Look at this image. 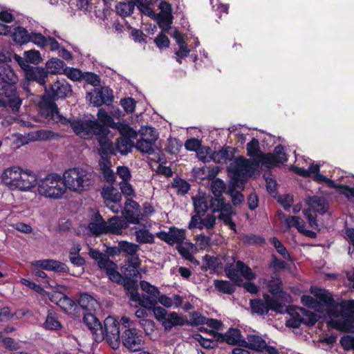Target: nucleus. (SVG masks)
Here are the masks:
<instances>
[{"label": "nucleus", "instance_id": "nucleus-21", "mask_svg": "<svg viewBox=\"0 0 354 354\" xmlns=\"http://www.w3.org/2000/svg\"><path fill=\"white\" fill-rule=\"evenodd\" d=\"M101 195L105 202L108 203H118L122 199L120 192L113 186H104L102 189Z\"/></svg>", "mask_w": 354, "mask_h": 354}, {"label": "nucleus", "instance_id": "nucleus-57", "mask_svg": "<svg viewBox=\"0 0 354 354\" xmlns=\"http://www.w3.org/2000/svg\"><path fill=\"white\" fill-rule=\"evenodd\" d=\"M59 56L66 61L71 60L73 59L71 53L66 50L65 48H59Z\"/></svg>", "mask_w": 354, "mask_h": 354}, {"label": "nucleus", "instance_id": "nucleus-5", "mask_svg": "<svg viewBox=\"0 0 354 354\" xmlns=\"http://www.w3.org/2000/svg\"><path fill=\"white\" fill-rule=\"evenodd\" d=\"M39 194L54 199L62 198L66 188L62 178L55 174H50L38 181Z\"/></svg>", "mask_w": 354, "mask_h": 354}, {"label": "nucleus", "instance_id": "nucleus-36", "mask_svg": "<svg viewBox=\"0 0 354 354\" xmlns=\"http://www.w3.org/2000/svg\"><path fill=\"white\" fill-rule=\"evenodd\" d=\"M82 80L86 81L93 86H97L100 84V76L93 73L85 72L83 74Z\"/></svg>", "mask_w": 354, "mask_h": 354}, {"label": "nucleus", "instance_id": "nucleus-12", "mask_svg": "<svg viewBox=\"0 0 354 354\" xmlns=\"http://www.w3.org/2000/svg\"><path fill=\"white\" fill-rule=\"evenodd\" d=\"M99 132V134L96 136V140H97L100 148L98 149V153L100 156H108L109 155L115 156L116 155L115 147L111 139L109 138V134L111 133L110 130L104 126V127Z\"/></svg>", "mask_w": 354, "mask_h": 354}, {"label": "nucleus", "instance_id": "nucleus-61", "mask_svg": "<svg viewBox=\"0 0 354 354\" xmlns=\"http://www.w3.org/2000/svg\"><path fill=\"white\" fill-rule=\"evenodd\" d=\"M88 0H77V6L80 9H83V10H86L88 9Z\"/></svg>", "mask_w": 354, "mask_h": 354}, {"label": "nucleus", "instance_id": "nucleus-45", "mask_svg": "<svg viewBox=\"0 0 354 354\" xmlns=\"http://www.w3.org/2000/svg\"><path fill=\"white\" fill-rule=\"evenodd\" d=\"M120 189L122 193L126 196H132L134 195V191L132 186L127 182L120 183Z\"/></svg>", "mask_w": 354, "mask_h": 354}, {"label": "nucleus", "instance_id": "nucleus-63", "mask_svg": "<svg viewBox=\"0 0 354 354\" xmlns=\"http://www.w3.org/2000/svg\"><path fill=\"white\" fill-rule=\"evenodd\" d=\"M10 31V27L0 23V35H7Z\"/></svg>", "mask_w": 354, "mask_h": 354}, {"label": "nucleus", "instance_id": "nucleus-30", "mask_svg": "<svg viewBox=\"0 0 354 354\" xmlns=\"http://www.w3.org/2000/svg\"><path fill=\"white\" fill-rule=\"evenodd\" d=\"M81 248L79 245L71 249L69 252V259L71 263L76 266H84L85 260L79 255Z\"/></svg>", "mask_w": 354, "mask_h": 354}, {"label": "nucleus", "instance_id": "nucleus-29", "mask_svg": "<svg viewBox=\"0 0 354 354\" xmlns=\"http://www.w3.org/2000/svg\"><path fill=\"white\" fill-rule=\"evenodd\" d=\"M88 228L93 234L96 236L108 233L107 222L106 221L101 222L100 223H90Z\"/></svg>", "mask_w": 354, "mask_h": 354}, {"label": "nucleus", "instance_id": "nucleus-17", "mask_svg": "<svg viewBox=\"0 0 354 354\" xmlns=\"http://www.w3.org/2000/svg\"><path fill=\"white\" fill-rule=\"evenodd\" d=\"M19 178V182L17 185V189L18 190L28 191L35 187L37 185H38V182L37 181L35 175L30 172L21 171Z\"/></svg>", "mask_w": 354, "mask_h": 354}, {"label": "nucleus", "instance_id": "nucleus-39", "mask_svg": "<svg viewBox=\"0 0 354 354\" xmlns=\"http://www.w3.org/2000/svg\"><path fill=\"white\" fill-rule=\"evenodd\" d=\"M64 294L59 290L53 291V292H47V294H44L42 298L48 297L53 303L56 304L57 306L59 304V299H62Z\"/></svg>", "mask_w": 354, "mask_h": 354}, {"label": "nucleus", "instance_id": "nucleus-37", "mask_svg": "<svg viewBox=\"0 0 354 354\" xmlns=\"http://www.w3.org/2000/svg\"><path fill=\"white\" fill-rule=\"evenodd\" d=\"M20 281L23 285L29 287L35 292L39 294L41 297L43 296L44 294H47V291H46L40 285H37L35 283L29 281L28 279L21 278L20 279Z\"/></svg>", "mask_w": 354, "mask_h": 354}, {"label": "nucleus", "instance_id": "nucleus-27", "mask_svg": "<svg viewBox=\"0 0 354 354\" xmlns=\"http://www.w3.org/2000/svg\"><path fill=\"white\" fill-rule=\"evenodd\" d=\"M43 326L46 330H59L62 328L61 323L57 319V315L55 313L48 311L46 321Z\"/></svg>", "mask_w": 354, "mask_h": 354}, {"label": "nucleus", "instance_id": "nucleus-7", "mask_svg": "<svg viewBox=\"0 0 354 354\" xmlns=\"http://www.w3.org/2000/svg\"><path fill=\"white\" fill-rule=\"evenodd\" d=\"M102 341L106 339L112 348L116 349L120 344V323L111 316L107 317L102 325Z\"/></svg>", "mask_w": 354, "mask_h": 354}, {"label": "nucleus", "instance_id": "nucleus-35", "mask_svg": "<svg viewBox=\"0 0 354 354\" xmlns=\"http://www.w3.org/2000/svg\"><path fill=\"white\" fill-rule=\"evenodd\" d=\"M24 57L28 62L37 64L41 61L40 53L36 50H30L24 52Z\"/></svg>", "mask_w": 354, "mask_h": 354}, {"label": "nucleus", "instance_id": "nucleus-64", "mask_svg": "<svg viewBox=\"0 0 354 354\" xmlns=\"http://www.w3.org/2000/svg\"><path fill=\"white\" fill-rule=\"evenodd\" d=\"M129 131L127 132L126 138H129L131 140V138L134 139L137 138L138 133L136 130H134L133 128L130 127L129 129H128Z\"/></svg>", "mask_w": 354, "mask_h": 354}, {"label": "nucleus", "instance_id": "nucleus-58", "mask_svg": "<svg viewBox=\"0 0 354 354\" xmlns=\"http://www.w3.org/2000/svg\"><path fill=\"white\" fill-rule=\"evenodd\" d=\"M3 343L10 349L15 348V342L11 337H5L3 339Z\"/></svg>", "mask_w": 354, "mask_h": 354}, {"label": "nucleus", "instance_id": "nucleus-28", "mask_svg": "<svg viewBox=\"0 0 354 354\" xmlns=\"http://www.w3.org/2000/svg\"><path fill=\"white\" fill-rule=\"evenodd\" d=\"M44 270L53 272H68L72 275L80 277L84 272V267H41Z\"/></svg>", "mask_w": 354, "mask_h": 354}, {"label": "nucleus", "instance_id": "nucleus-38", "mask_svg": "<svg viewBox=\"0 0 354 354\" xmlns=\"http://www.w3.org/2000/svg\"><path fill=\"white\" fill-rule=\"evenodd\" d=\"M46 41V37L41 33L31 32L30 35V41L33 42L39 47H45Z\"/></svg>", "mask_w": 354, "mask_h": 354}, {"label": "nucleus", "instance_id": "nucleus-52", "mask_svg": "<svg viewBox=\"0 0 354 354\" xmlns=\"http://www.w3.org/2000/svg\"><path fill=\"white\" fill-rule=\"evenodd\" d=\"M15 19L14 16L7 10L0 12V21L5 23H11Z\"/></svg>", "mask_w": 354, "mask_h": 354}, {"label": "nucleus", "instance_id": "nucleus-18", "mask_svg": "<svg viewBox=\"0 0 354 354\" xmlns=\"http://www.w3.org/2000/svg\"><path fill=\"white\" fill-rule=\"evenodd\" d=\"M127 221L122 217L113 216L107 222L108 233L113 234H122V230L128 227Z\"/></svg>", "mask_w": 354, "mask_h": 354}, {"label": "nucleus", "instance_id": "nucleus-15", "mask_svg": "<svg viewBox=\"0 0 354 354\" xmlns=\"http://www.w3.org/2000/svg\"><path fill=\"white\" fill-rule=\"evenodd\" d=\"M124 216L129 223H139L140 220L142 218L139 204L131 198H127L124 206Z\"/></svg>", "mask_w": 354, "mask_h": 354}, {"label": "nucleus", "instance_id": "nucleus-56", "mask_svg": "<svg viewBox=\"0 0 354 354\" xmlns=\"http://www.w3.org/2000/svg\"><path fill=\"white\" fill-rule=\"evenodd\" d=\"M37 134L38 138L40 140H48L50 139L53 136V133L52 131L46 130L38 131Z\"/></svg>", "mask_w": 354, "mask_h": 354}, {"label": "nucleus", "instance_id": "nucleus-54", "mask_svg": "<svg viewBox=\"0 0 354 354\" xmlns=\"http://www.w3.org/2000/svg\"><path fill=\"white\" fill-rule=\"evenodd\" d=\"M103 176L108 183H113L115 180V174L110 168L102 171Z\"/></svg>", "mask_w": 354, "mask_h": 354}, {"label": "nucleus", "instance_id": "nucleus-50", "mask_svg": "<svg viewBox=\"0 0 354 354\" xmlns=\"http://www.w3.org/2000/svg\"><path fill=\"white\" fill-rule=\"evenodd\" d=\"M15 59L18 63V64L20 66V67L24 71V72H26V70L29 68V67H31L28 64V62L27 59L24 57H21L19 55H15Z\"/></svg>", "mask_w": 354, "mask_h": 354}, {"label": "nucleus", "instance_id": "nucleus-11", "mask_svg": "<svg viewBox=\"0 0 354 354\" xmlns=\"http://www.w3.org/2000/svg\"><path fill=\"white\" fill-rule=\"evenodd\" d=\"M48 76V71H46L42 67L31 66L26 70L25 73V77L28 82H25L23 88L27 91L30 92L28 84L30 82H36L41 86L45 87L46 83V78Z\"/></svg>", "mask_w": 354, "mask_h": 354}, {"label": "nucleus", "instance_id": "nucleus-14", "mask_svg": "<svg viewBox=\"0 0 354 354\" xmlns=\"http://www.w3.org/2000/svg\"><path fill=\"white\" fill-rule=\"evenodd\" d=\"M89 97V100L95 106H100L102 104H110L113 100V91L107 86H103L100 90L95 91V94L88 93L86 97Z\"/></svg>", "mask_w": 354, "mask_h": 354}, {"label": "nucleus", "instance_id": "nucleus-34", "mask_svg": "<svg viewBox=\"0 0 354 354\" xmlns=\"http://www.w3.org/2000/svg\"><path fill=\"white\" fill-rule=\"evenodd\" d=\"M59 306L66 313H68L70 310H73L76 306L75 301L72 299L67 297L66 295H64L62 299H59Z\"/></svg>", "mask_w": 354, "mask_h": 354}, {"label": "nucleus", "instance_id": "nucleus-42", "mask_svg": "<svg viewBox=\"0 0 354 354\" xmlns=\"http://www.w3.org/2000/svg\"><path fill=\"white\" fill-rule=\"evenodd\" d=\"M121 105L126 112L132 113L136 107L135 100L131 97L121 100Z\"/></svg>", "mask_w": 354, "mask_h": 354}, {"label": "nucleus", "instance_id": "nucleus-13", "mask_svg": "<svg viewBox=\"0 0 354 354\" xmlns=\"http://www.w3.org/2000/svg\"><path fill=\"white\" fill-rule=\"evenodd\" d=\"M82 321L91 332L94 340L97 342H102V324L98 319L91 312L84 313Z\"/></svg>", "mask_w": 354, "mask_h": 354}, {"label": "nucleus", "instance_id": "nucleus-62", "mask_svg": "<svg viewBox=\"0 0 354 354\" xmlns=\"http://www.w3.org/2000/svg\"><path fill=\"white\" fill-rule=\"evenodd\" d=\"M105 221L100 213L97 212L93 214L92 217V221L91 223H100L101 222Z\"/></svg>", "mask_w": 354, "mask_h": 354}, {"label": "nucleus", "instance_id": "nucleus-24", "mask_svg": "<svg viewBox=\"0 0 354 354\" xmlns=\"http://www.w3.org/2000/svg\"><path fill=\"white\" fill-rule=\"evenodd\" d=\"M78 304L83 310L91 313V311L95 310V308L97 304V302L90 295L83 293L80 296Z\"/></svg>", "mask_w": 354, "mask_h": 354}, {"label": "nucleus", "instance_id": "nucleus-53", "mask_svg": "<svg viewBox=\"0 0 354 354\" xmlns=\"http://www.w3.org/2000/svg\"><path fill=\"white\" fill-rule=\"evenodd\" d=\"M140 308L136 310V316L138 318H141V319H145V317L148 316V313H153L155 314V311L153 312L152 310H149L148 308Z\"/></svg>", "mask_w": 354, "mask_h": 354}, {"label": "nucleus", "instance_id": "nucleus-19", "mask_svg": "<svg viewBox=\"0 0 354 354\" xmlns=\"http://www.w3.org/2000/svg\"><path fill=\"white\" fill-rule=\"evenodd\" d=\"M22 103V100H16L10 95L0 91V107L8 108L12 112H18Z\"/></svg>", "mask_w": 354, "mask_h": 354}, {"label": "nucleus", "instance_id": "nucleus-6", "mask_svg": "<svg viewBox=\"0 0 354 354\" xmlns=\"http://www.w3.org/2000/svg\"><path fill=\"white\" fill-rule=\"evenodd\" d=\"M18 80V76L12 68L6 62H0V91H3L17 100H21L16 87Z\"/></svg>", "mask_w": 354, "mask_h": 354}, {"label": "nucleus", "instance_id": "nucleus-25", "mask_svg": "<svg viewBox=\"0 0 354 354\" xmlns=\"http://www.w3.org/2000/svg\"><path fill=\"white\" fill-rule=\"evenodd\" d=\"M135 2L133 0H129L127 1L119 2L115 6V10L121 17H125L131 15L135 8Z\"/></svg>", "mask_w": 354, "mask_h": 354}, {"label": "nucleus", "instance_id": "nucleus-59", "mask_svg": "<svg viewBox=\"0 0 354 354\" xmlns=\"http://www.w3.org/2000/svg\"><path fill=\"white\" fill-rule=\"evenodd\" d=\"M130 127L128 124H120L118 127V130L120 131V133L122 135L121 137H126L127 132L129 131L128 129H129Z\"/></svg>", "mask_w": 354, "mask_h": 354}, {"label": "nucleus", "instance_id": "nucleus-26", "mask_svg": "<svg viewBox=\"0 0 354 354\" xmlns=\"http://www.w3.org/2000/svg\"><path fill=\"white\" fill-rule=\"evenodd\" d=\"M30 35L23 27L18 26L15 28L12 33L13 40L20 45L27 44L30 41Z\"/></svg>", "mask_w": 354, "mask_h": 354}, {"label": "nucleus", "instance_id": "nucleus-51", "mask_svg": "<svg viewBox=\"0 0 354 354\" xmlns=\"http://www.w3.org/2000/svg\"><path fill=\"white\" fill-rule=\"evenodd\" d=\"M49 46L51 50H59L60 48V45L58 41L55 38L51 37H46L45 46Z\"/></svg>", "mask_w": 354, "mask_h": 354}, {"label": "nucleus", "instance_id": "nucleus-20", "mask_svg": "<svg viewBox=\"0 0 354 354\" xmlns=\"http://www.w3.org/2000/svg\"><path fill=\"white\" fill-rule=\"evenodd\" d=\"M133 147H135V145L129 138L120 137L115 140V153L118 152L122 156L127 155L131 151Z\"/></svg>", "mask_w": 354, "mask_h": 354}, {"label": "nucleus", "instance_id": "nucleus-47", "mask_svg": "<svg viewBox=\"0 0 354 354\" xmlns=\"http://www.w3.org/2000/svg\"><path fill=\"white\" fill-rule=\"evenodd\" d=\"M137 7L142 13L150 17L153 19H155V12L150 6H142L139 3V5H137Z\"/></svg>", "mask_w": 354, "mask_h": 354}, {"label": "nucleus", "instance_id": "nucleus-22", "mask_svg": "<svg viewBox=\"0 0 354 354\" xmlns=\"http://www.w3.org/2000/svg\"><path fill=\"white\" fill-rule=\"evenodd\" d=\"M141 138L138 140L135 147L142 153L153 154L154 153L155 138L145 139L143 138L144 133L140 131Z\"/></svg>", "mask_w": 354, "mask_h": 354}, {"label": "nucleus", "instance_id": "nucleus-32", "mask_svg": "<svg viewBox=\"0 0 354 354\" xmlns=\"http://www.w3.org/2000/svg\"><path fill=\"white\" fill-rule=\"evenodd\" d=\"M120 252H123L133 257L138 249V245L127 241H121L119 243Z\"/></svg>", "mask_w": 354, "mask_h": 354}, {"label": "nucleus", "instance_id": "nucleus-49", "mask_svg": "<svg viewBox=\"0 0 354 354\" xmlns=\"http://www.w3.org/2000/svg\"><path fill=\"white\" fill-rule=\"evenodd\" d=\"M14 227L17 230L26 234H29L32 232V227L30 225L21 222L15 223L14 225Z\"/></svg>", "mask_w": 354, "mask_h": 354}, {"label": "nucleus", "instance_id": "nucleus-41", "mask_svg": "<svg viewBox=\"0 0 354 354\" xmlns=\"http://www.w3.org/2000/svg\"><path fill=\"white\" fill-rule=\"evenodd\" d=\"M98 121L109 129V127L112 126L113 124V118L109 115L106 113H102L100 111L98 113Z\"/></svg>", "mask_w": 354, "mask_h": 354}, {"label": "nucleus", "instance_id": "nucleus-46", "mask_svg": "<svg viewBox=\"0 0 354 354\" xmlns=\"http://www.w3.org/2000/svg\"><path fill=\"white\" fill-rule=\"evenodd\" d=\"M98 165L101 171L110 169L111 165L110 158L105 156H100Z\"/></svg>", "mask_w": 354, "mask_h": 354}, {"label": "nucleus", "instance_id": "nucleus-3", "mask_svg": "<svg viewBox=\"0 0 354 354\" xmlns=\"http://www.w3.org/2000/svg\"><path fill=\"white\" fill-rule=\"evenodd\" d=\"M62 179L66 188L81 192L88 189L94 183V174L82 168L74 167L66 170Z\"/></svg>", "mask_w": 354, "mask_h": 354}, {"label": "nucleus", "instance_id": "nucleus-33", "mask_svg": "<svg viewBox=\"0 0 354 354\" xmlns=\"http://www.w3.org/2000/svg\"><path fill=\"white\" fill-rule=\"evenodd\" d=\"M64 74L73 81H81L84 73L78 68L66 67Z\"/></svg>", "mask_w": 354, "mask_h": 354}, {"label": "nucleus", "instance_id": "nucleus-4", "mask_svg": "<svg viewBox=\"0 0 354 354\" xmlns=\"http://www.w3.org/2000/svg\"><path fill=\"white\" fill-rule=\"evenodd\" d=\"M55 121L64 124H70L74 133L80 138L85 140L92 139L94 136L96 137L100 131L103 132L102 129L104 127L97 120H84L73 118H66V121L64 122L62 120H59V119H56Z\"/></svg>", "mask_w": 354, "mask_h": 354}, {"label": "nucleus", "instance_id": "nucleus-2", "mask_svg": "<svg viewBox=\"0 0 354 354\" xmlns=\"http://www.w3.org/2000/svg\"><path fill=\"white\" fill-rule=\"evenodd\" d=\"M105 272L109 279L116 283L123 284L127 291V295L130 299H138V296L135 291L133 278H139L140 274L138 270V267H120V271L117 269L118 267H99Z\"/></svg>", "mask_w": 354, "mask_h": 354}, {"label": "nucleus", "instance_id": "nucleus-55", "mask_svg": "<svg viewBox=\"0 0 354 354\" xmlns=\"http://www.w3.org/2000/svg\"><path fill=\"white\" fill-rule=\"evenodd\" d=\"M137 239L143 243L151 242L153 241V236L151 235H148L146 231L140 232L137 235Z\"/></svg>", "mask_w": 354, "mask_h": 354}, {"label": "nucleus", "instance_id": "nucleus-1", "mask_svg": "<svg viewBox=\"0 0 354 354\" xmlns=\"http://www.w3.org/2000/svg\"><path fill=\"white\" fill-rule=\"evenodd\" d=\"M72 93L71 86L66 80H57L53 84L48 86H45L44 94L41 97L39 102L43 111L46 112L48 117L53 120L59 119V120L66 121V118L59 114L58 107L55 104V100L58 99H64Z\"/></svg>", "mask_w": 354, "mask_h": 354}, {"label": "nucleus", "instance_id": "nucleus-23", "mask_svg": "<svg viewBox=\"0 0 354 354\" xmlns=\"http://www.w3.org/2000/svg\"><path fill=\"white\" fill-rule=\"evenodd\" d=\"M46 67L48 71V74H64L66 68V64L64 61L58 58H51L46 64Z\"/></svg>", "mask_w": 354, "mask_h": 354}, {"label": "nucleus", "instance_id": "nucleus-8", "mask_svg": "<svg viewBox=\"0 0 354 354\" xmlns=\"http://www.w3.org/2000/svg\"><path fill=\"white\" fill-rule=\"evenodd\" d=\"M138 279L136 277L133 278L135 284V291L138 296V299H131L133 301L138 303L140 306L148 308L149 310H155V287L150 285L149 283L145 281H141L140 288L143 292L142 294L138 292Z\"/></svg>", "mask_w": 354, "mask_h": 354}, {"label": "nucleus", "instance_id": "nucleus-60", "mask_svg": "<svg viewBox=\"0 0 354 354\" xmlns=\"http://www.w3.org/2000/svg\"><path fill=\"white\" fill-rule=\"evenodd\" d=\"M121 322L125 328H131V326L133 325V322L131 321L130 319L127 317H122L121 318Z\"/></svg>", "mask_w": 354, "mask_h": 354}, {"label": "nucleus", "instance_id": "nucleus-9", "mask_svg": "<svg viewBox=\"0 0 354 354\" xmlns=\"http://www.w3.org/2000/svg\"><path fill=\"white\" fill-rule=\"evenodd\" d=\"M105 246L106 250L103 252L99 250L91 248L88 252L90 257L97 263V266H117L111 259L121 253L119 245L118 246Z\"/></svg>", "mask_w": 354, "mask_h": 354}, {"label": "nucleus", "instance_id": "nucleus-10", "mask_svg": "<svg viewBox=\"0 0 354 354\" xmlns=\"http://www.w3.org/2000/svg\"><path fill=\"white\" fill-rule=\"evenodd\" d=\"M120 339L122 344L130 351H138L142 348L143 340L140 331L133 327L125 328Z\"/></svg>", "mask_w": 354, "mask_h": 354}, {"label": "nucleus", "instance_id": "nucleus-16", "mask_svg": "<svg viewBox=\"0 0 354 354\" xmlns=\"http://www.w3.org/2000/svg\"><path fill=\"white\" fill-rule=\"evenodd\" d=\"M21 169L17 167H12L6 169L2 175L1 180L6 186L10 189H17V185L19 182V177L21 173Z\"/></svg>", "mask_w": 354, "mask_h": 354}, {"label": "nucleus", "instance_id": "nucleus-44", "mask_svg": "<svg viewBox=\"0 0 354 354\" xmlns=\"http://www.w3.org/2000/svg\"><path fill=\"white\" fill-rule=\"evenodd\" d=\"M117 174L122 178L124 182H127L131 178V174L129 168L124 166L118 167Z\"/></svg>", "mask_w": 354, "mask_h": 354}, {"label": "nucleus", "instance_id": "nucleus-31", "mask_svg": "<svg viewBox=\"0 0 354 354\" xmlns=\"http://www.w3.org/2000/svg\"><path fill=\"white\" fill-rule=\"evenodd\" d=\"M139 324L143 328L146 335L152 339L155 329V323L153 320L149 319H142L139 320Z\"/></svg>", "mask_w": 354, "mask_h": 354}, {"label": "nucleus", "instance_id": "nucleus-48", "mask_svg": "<svg viewBox=\"0 0 354 354\" xmlns=\"http://www.w3.org/2000/svg\"><path fill=\"white\" fill-rule=\"evenodd\" d=\"M20 311H16L15 313L12 314L10 313V310L8 307L6 306L1 309L0 310V320H3V317L10 319L14 317V316H17V313Z\"/></svg>", "mask_w": 354, "mask_h": 354}, {"label": "nucleus", "instance_id": "nucleus-40", "mask_svg": "<svg viewBox=\"0 0 354 354\" xmlns=\"http://www.w3.org/2000/svg\"><path fill=\"white\" fill-rule=\"evenodd\" d=\"M130 35H131L132 39L136 42H140V43L147 42L146 40L147 37L145 35V34L140 30H138L136 28H131Z\"/></svg>", "mask_w": 354, "mask_h": 354}, {"label": "nucleus", "instance_id": "nucleus-43", "mask_svg": "<svg viewBox=\"0 0 354 354\" xmlns=\"http://www.w3.org/2000/svg\"><path fill=\"white\" fill-rule=\"evenodd\" d=\"M31 266H65L64 263L53 260V259H43L35 261L31 263Z\"/></svg>", "mask_w": 354, "mask_h": 354}]
</instances>
